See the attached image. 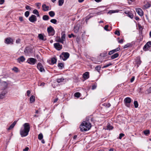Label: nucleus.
I'll use <instances>...</instances> for the list:
<instances>
[{
	"mask_svg": "<svg viewBox=\"0 0 151 151\" xmlns=\"http://www.w3.org/2000/svg\"><path fill=\"white\" fill-rule=\"evenodd\" d=\"M29 14V11H27L26 12L24 13V15L26 17H28Z\"/></svg>",
	"mask_w": 151,
	"mask_h": 151,
	"instance_id": "obj_43",
	"label": "nucleus"
},
{
	"mask_svg": "<svg viewBox=\"0 0 151 151\" xmlns=\"http://www.w3.org/2000/svg\"><path fill=\"white\" fill-rule=\"evenodd\" d=\"M20 40L19 39H18L17 40H16V42L17 43H20Z\"/></svg>",
	"mask_w": 151,
	"mask_h": 151,
	"instance_id": "obj_58",
	"label": "nucleus"
},
{
	"mask_svg": "<svg viewBox=\"0 0 151 151\" xmlns=\"http://www.w3.org/2000/svg\"><path fill=\"white\" fill-rule=\"evenodd\" d=\"M31 93V92L30 90H28L27 91V95L28 96H29L30 94Z\"/></svg>",
	"mask_w": 151,
	"mask_h": 151,
	"instance_id": "obj_52",
	"label": "nucleus"
},
{
	"mask_svg": "<svg viewBox=\"0 0 151 151\" xmlns=\"http://www.w3.org/2000/svg\"><path fill=\"white\" fill-rule=\"evenodd\" d=\"M23 126V127L21 129L20 131V134L22 137L27 136L28 134L30 129V126L28 123H24Z\"/></svg>",
	"mask_w": 151,
	"mask_h": 151,
	"instance_id": "obj_1",
	"label": "nucleus"
},
{
	"mask_svg": "<svg viewBox=\"0 0 151 151\" xmlns=\"http://www.w3.org/2000/svg\"><path fill=\"white\" fill-rule=\"evenodd\" d=\"M124 13L127 15V16L132 19L133 17V15L131 12H129L125 11Z\"/></svg>",
	"mask_w": 151,
	"mask_h": 151,
	"instance_id": "obj_16",
	"label": "nucleus"
},
{
	"mask_svg": "<svg viewBox=\"0 0 151 151\" xmlns=\"http://www.w3.org/2000/svg\"><path fill=\"white\" fill-rule=\"evenodd\" d=\"M79 27L78 25H76L74 27V31L76 33H77L78 32L79 29Z\"/></svg>",
	"mask_w": 151,
	"mask_h": 151,
	"instance_id": "obj_20",
	"label": "nucleus"
},
{
	"mask_svg": "<svg viewBox=\"0 0 151 151\" xmlns=\"http://www.w3.org/2000/svg\"><path fill=\"white\" fill-rule=\"evenodd\" d=\"M119 11V10H111L109 12V13H111V14L112 13H114L116 12H118Z\"/></svg>",
	"mask_w": 151,
	"mask_h": 151,
	"instance_id": "obj_41",
	"label": "nucleus"
},
{
	"mask_svg": "<svg viewBox=\"0 0 151 151\" xmlns=\"http://www.w3.org/2000/svg\"><path fill=\"white\" fill-rule=\"evenodd\" d=\"M38 37L41 40H44V37L42 35V34H39L38 35Z\"/></svg>",
	"mask_w": 151,
	"mask_h": 151,
	"instance_id": "obj_37",
	"label": "nucleus"
},
{
	"mask_svg": "<svg viewBox=\"0 0 151 151\" xmlns=\"http://www.w3.org/2000/svg\"><path fill=\"white\" fill-rule=\"evenodd\" d=\"M37 69L41 72H45V70L42 64L40 63H38L37 65Z\"/></svg>",
	"mask_w": 151,
	"mask_h": 151,
	"instance_id": "obj_8",
	"label": "nucleus"
},
{
	"mask_svg": "<svg viewBox=\"0 0 151 151\" xmlns=\"http://www.w3.org/2000/svg\"><path fill=\"white\" fill-rule=\"evenodd\" d=\"M49 14L51 17H53L55 15L54 12L53 11H51L49 12Z\"/></svg>",
	"mask_w": 151,
	"mask_h": 151,
	"instance_id": "obj_25",
	"label": "nucleus"
},
{
	"mask_svg": "<svg viewBox=\"0 0 151 151\" xmlns=\"http://www.w3.org/2000/svg\"><path fill=\"white\" fill-rule=\"evenodd\" d=\"M128 1V3L129 4H130L132 3V2H133L134 0H127Z\"/></svg>",
	"mask_w": 151,
	"mask_h": 151,
	"instance_id": "obj_55",
	"label": "nucleus"
},
{
	"mask_svg": "<svg viewBox=\"0 0 151 151\" xmlns=\"http://www.w3.org/2000/svg\"><path fill=\"white\" fill-rule=\"evenodd\" d=\"M135 79V77L134 76H133L132 78H131L130 80V82H132Z\"/></svg>",
	"mask_w": 151,
	"mask_h": 151,
	"instance_id": "obj_53",
	"label": "nucleus"
},
{
	"mask_svg": "<svg viewBox=\"0 0 151 151\" xmlns=\"http://www.w3.org/2000/svg\"><path fill=\"white\" fill-rule=\"evenodd\" d=\"M57 61V60L56 59L54 58H53L51 59V63L52 64H54Z\"/></svg>",
	"mask_w": 151,
	"mask_h": 151,
	"instance_id": "obj_30",
	"label": "nucleus"
},
{
	"mask_svg": "<svg viewBox=\"0 0 151 151\" xmlns=\"http://www.w3.org/2000/svg\"><path fill=\"white\" fill-rule=\"evenodd\" d=\"M131 102V99L129 97H127L124 100V102L125 105L127 107H129L130 103Z\"/></svg>",
	"mask_w": 151,
	"mask_h": 151,
	"instance_id": "obj_4",
	"label": "nucleus"
},
{
	"mask_svg": "<svg viewBox=\"0 0 151 151\" xmlns=\"http://www.w3.org/2000/svg\"><path fill=\"white\" fill-rule=\"evenodd\" d=\"M113 53V52L112 51V50H111V51H110V52H109V55H112Z\"/></svg>",
	"mask_w": 151,
	"mask_h": 151,
	"instance_id": "obj_62",
	"label": "nucleus"
},
{
	"mask_svg": "<svg viewBox=\"0 0 151 151\" xmlns=\"http://www.w3.org/2000/svg\"><path fill=\"white\" fill-rule=\"evenodd\" d=\"M136 11L137 14L140 16H142L143 15V12L140 8H138L136 9Z\"/></svg>",
	"mask_w": 151,
	"mask_h": 151,
	"instance_id": "obj_12",
	"label": "nucleus"
},
{
	"mask_svg": "<svg viewBox=\"0 0 151 151\" xmlns=\"http://www.w3.org/2000/svg\"><path fill=\"white\" fill-rule=\"evenodd\" d=\"M112 65V64L111 63H110L108 64H106L104 66H103V67H102V68H107L110 66H111Z\"/></svg>",
	"mask_w": 151,
	"mask_h": 151,
	"instance_id": "obj_40",
	"label": "nucleus"
},
{
	"mask_svg": "<svg viewBox=\"0 0 151 151\" xmlns=\"http://www.w3.org/2000/svg\"><path fill=\"white\" fill-rule=\"evenodd\" d=\"M114 33L115 35H117L118 36H119L120 35V33L119 31L118 30L115 31Z\"/></svg>",
	"mask_w": 151,
	"mask_h": 151,
	"instance_id": "obj_48",
	"label": "nucleus"
},
{
	"mask_svg": "<svg viewBox=\"0 0 151 151\" xmlns=\"http://www.w3.org/2000/svg\"><path fill=\"white\" fill-rule=\"evenodd\" d=\"M17 121H14L13 123L7 129V130H9L12 129L14 127L17 123Z\"/></svg>",
	"mask_w": 151,
	"mask_h": 151,
	"instance_id": "obj_18",
	"label": "nucleus"
},
{
	"mask_svg": "<svg viewBox=\"0 0 151 151\" xmlns=\"http://www.w3.org/2000/svg\"><path fill=\"white\" fill-rule=\"evenodd\" d=\"M70 55L67 52H63L60 55V58H62L63 60L65 61L69 57Z\"/></svg>",
	"mask_w": 151,
	"mask_h": 151,
	"instance_id": "obj_3",
	"label": "nucleus"
},
{
	"mask_svg": "<svg viewBox=\"0 0 151 151\" xmlns=\"http://www.w3.org/2000/svg\"><path fill=\"white\" fill-rule=\"evenodd\" d=\"M47 31L49 35H50L53 36L55 34V30L51 26L47 28Z\"/></svg>",
	"mask_w": 151,
	"mask_h": 151,
	"instance_id": "obj_5",
	"label": "nucleus"
},
{
	"mask_svg": "<svg viewBox=\"0 0 151 151\" xmlns=\"http://www.w3.org/2000/svg\"><path fill=\"white\" fill-rule=\"evenodd\" d=\"M106 127L107 128L106 129L109 130H112L113 128V127L112 126H111L110 124H108Z\"/></svg>",
	"mask_w": 151,
	"mask_h": 151,
	"instance_id": "obj_24",
	"label": "nucleus"
},
{
	"mask_svg": "<svg viewBox=\"0 0 151 151\" xmlns=\"http://www.w3.org/2000/svg\"><path fill=\"white\" fill-rule=\"evenodd\" d=\"M54 46L55 48L58 50H60L62 48V45L59 43H55L54 44Z\"/></svg>",
	"mask_w": 151,
	"mask_h": 151,
	"instance_id": "obj_10",
	"label": "nucleus"
},
{
	"mask_svg": "<svg viewBox=\"0 0 151 151\" xmlns=\"http://www.w3.org/2000/svg\"><path fill=\"white\" fill-rule=\"evenodd\" d=\"M109 26L108 25H106L104 27V29L107 31H110V29H108Z\"/></svg>",
	"mask_w": 151,
	"mask_h": 151,
	"instance_id": "obj_44",
	"label": "nucleus"
},
{
	"mask_svg": "<svg viewBox=\"0 0 151 151\" xmlns=\"http://www.w3.org/2000/svg\"><path fill=\"white\" fill-rule=\"evenodd\" d=\"M29 20L31 22H34L37 20V18L36 16L32 15L29 17Z\"/></svg>",
	"mask_w": 151,
	"mask_h": 151,
	"instance_id": "obj_9",
	"label": "nucleus"
},
{
	"mask_svg": "<svg viewBox=\"0 0 151 151\" xmlns=\"http://www.w3.org/2000/svg\"><path fill=\"white\" fill-rule=\"evenodd\" d=\"M134 107L135 108H137L138 106V104L137 101H134Z\"/></svg>",
	"mask_w": 151,
	"mask_h": 151,
	"instance_id": "obj_33",
	"label": "nucleus"
},
{
	"mask_svg": "<svg viewBox=\"0 0 151 151\" xmlns=\"http://www.w3.org/2000/svg\"><path fill=\"white\" fill-rule=\"evenodd\" d=\"M19 20L21 22H22L23 21V17H19Z\"/></svg>",
	"mask_w": 151,
	"mask_h": 151,
	"instance_id": "obj_59",
	"label": "nucleus"
},
{
	"mask_svg": "<svg viewBox=\"0 0 151 151\" xmlns=\"http://www.w3.org/2000/svg\"><path fill=\"white\" fill-rule=\"evenodd\" d=\"M29 149V147H27L25 149L23 150V151H27Z\"/></svg>",
	"mask_w": 151,
	"mask_h": 151,
	"instance_id": "obj_54",
	"label": "nucleus"
},
{
	"mask_svg": "<svg viewBox=\"0 0 151 151\" xmlns=\"http://www.w3.org/2000/svg\"><path fill=\"white\" fill-rule=\"evenodd\" d=\"M80 93L79 92H76L74 94V96L78 98L80 96Z\"/></svg>",
	"mask_w": 151,
	"mask_h": 151,
	"instance_id": "obj_34",
	"label": "nucleus"
},
{
	"mask_svg": "<svg viewBox=\"0 0 151 151\" xmlns=\"http://www.w3.org/2000/svg\"><path fill=\"white\" fill-rule=\"evenodd\" d=\"M62 36H61V39L62 40L64 41L65 40V35L64 33V32H62L61 33Z\"/></svg>",
	"mask_w": 151,
	"mask_h": 151,
	"instance_id": "obj_29",
	"label": "nucleus"
},
{
	"mask_svg": "<svg viewBox=\"0 0 151 151\" xmlns=\"http://www.w3.org/2000/svg\"><path fill=\"white\" fill-rule=\"evenodd\" d=\"M58 100V98H55V99L54 101L53 102L54 103L56 102Z\"/></svg>",
	"mask_w": 151,
	"mask_h": 151,
	"instance_id": "obj_61",
	"label": "nucleus"
},
{
	"mask_svg": "<svg viewBox=\"0 0 151 151\" xmlns=\"http://www.w3.org/2000/svg\"><path fill=\"white\" fill-rule=\"evenodd\" d=\"M123 39H121L118 41L119 43H122L123 42Z\"/></svg>",
	"mask_w": 151,
	"mask_h": 151,
	"instance_id": "obj_60",
	"label": "nucleus"
},
{
	"mask_svg": "<svg viewBox=\"0 0 151 151\" xmlns=\"http://www.w3.org/2000/svg\"><path fill=\"white\" fill-rule=\"evenodd\" d=\"M13 40L11 38H6L5 40V43L7 44H13Z\"/></svg>",
	"mask_w": 151,
	"mask_h": 151,
	"instance_id": "obj_13",
	"label": "nucleus"
},
{
	"mask_svg": "<svg viewBox=\"0 0 151 151\" xmlns=\"http://www.w3.org/2000/svg\"><path fill=\"white\" fill-rule=\"evenodd\" d=\"M119 55L118 53H116L113 55H112L111 56V58L112 59H114L117 57L119 56Z\"/></svg>",
	"mask_w": 151,
	"mask_h": 151,
	"instance_id": "obj_22",
	"label": "nucleus"
},
{
	"mask_svg": "<svg viewBox=\"0 0 151 151\" xmlns=\"http://www.w3.org/2000/svg\"><path fill=\"white\" fill-rule=\"evenodd\" d=\"M25 58L23 56H21L19 58L17 59L19 63H20V62H24L25 61Z\"/></svg>",
	"mask_w": 151,
	"mask_h": 151,
	"instance_id": "obj_17",
	"label": "nucleus"
},
{
	"mask_svg": "<svg viewBox=\"0 0 151 151\" xmlns=\"http://www.w3.org/2000/svg\"><path fill=\"white\" fill-rule=\"evenodd\" d=\"M107 54V53L106 52H105L103 53H101V56L102 57H104L106 56Z\"/></svg>",
	"mask_w": 151,
	"mask_h": 151,
	"instance_id": "obj_46",
	"label": "nucleus"
},
{
	"mask_svg": "<svg viewBox=\"0 0 151 151\" xmlns=\"http://www.w3.org/2000/svg\"><path fill=\"white\" fill-rule=\"evenodd\" d=\"M33 13L37 15V17H40V15L39 14L38 11L36 9H34L33 12Z\"/></svg>",
	"mask_w": 151,
	"mask_h": 151,
	"instance_id": "obj_23",
	"label": "nucleus"
},
{
	"mask_svg": "<svg viewBox=\"0 0 151 151\" xmlns=\"http://www.w3.org/2000/svg\"><path fill=\"white\" fill-rule=\"evenodd\" d=\"M43 138V135L42 133H40L38 135V139L40 140H41Z\"/></svg>",
	"mask_w": 151,
	"mask_h": 151,
	"instance_id": "obj_32",
	"label": "nucleus"
},
{
	"mask_svg": "<svg viewBox=\"0 0 151 151\" xmlns=\"http://www.w3.org/2000/svg\"><path fill=\"white\" fill-rule=\"evenodd\" d=\"M12 70L15 72H17L18 71V68L16 67H14L13 69Z\"/></svg>",
	"mask_w": 151,
	"mask_h": 151,
	"instance_id": "obj_45",
	"label": "nucleus"
},
{
	"mask_svg": "<svg viewBox=\"0 0 151 151\" xmlns=\"http://www.w3.org/2000/svg\"><path fill=\"white\" fill-rule=\"evenodd\" d=\"M83 76L85 80L88 79L89 78V73L88 72H85L83 74Z\"/></svg>",
	"mask_w": 151,
	"mask_h": 151,
	"instance_id": "obj_15",
	"label": "nucleus"
},
{
	"mask_svg": "<svg viewBox=\"0 0 151 151\" xmlns=\"http://www.w3.org/2000/svg\"><path fill=\"white\" fill-rule=\"evenodd\" d=\"M36 60L33 58H29L28 59L27 62L31 65H33L36 63Z\"/></svg>",
	"mask_w": 151,
	"mask_h": 151,
	"instance_id": "obj_6",
	"label": "nucleus"
},
{
	"mask_svg": "<svg viewBox=\"0 0 151 151\" xmlns=\"http://www.w3.org/2000/svg\"><path fill=\"white\" fill-rule=\"evenodd\" d=\"M143 132L145 134V135H147L150 134V131L149 130H147L144 131Z\"/></svg>",
	"mask_w": 151,
	"mask_h": 151,
	"instance_id": "obj_36",
	"label": "nucleus"
},
{
	"mask_svg": "<svg viewBox=\"0 0 151 151\" xmlns=\"http://www.w3.org/2000/svg\"><path fill=\"white\" fill-rule=\"evenodd\" d=\"M129 47V44H127L124 45V48H126Z\"/></svg>",
	"mask_w": 151,
	"mask_h": 151,
	"instance_id": "obj_57",
	"label": "nucleus"
},
{
	"mask_svg": "<svg viewBox=\"0 0 151 151\" xmlns=\"http://www.w3.org/2000/svg\"><path fill=\"white\" fill-rule=\"evenodd\" d=\"M151 41H150L147 42L143 47V50L144 51L148 50L149 48L151 47Z\"/></svg>",
	"mask_w": 151,
	"mask_h": 151,
	"instance_id": "obj_7",
	"label": "nucleus"
},
{
	"mask_svg": "<svg viewBox=\"0 0 151 151\" xmlns=\"http://www.w3.org/2000/svg\"><path fill=\"white\" fill-rule=\"evenodd\" d=\"M101 68V66H100L98 65V66H96L95 67V69L98 72H99Z\"/></svg>",
	"mask_w": 151,
	"mask_h": 151,
	"instance_id": "obj_35",
	"label": "nucleus"
},
{
	"mask_svg": "<svg viewBox=\"0 0 151 151\" xmlns=\"http://www.w3.org/2000/svg\"><path fill=\"white\" fill-rule=\"evenodd\" d=\"M64 2V0H59L58 5L60 6H62Z\"/></svg>",
	"mask_w": 151,
	"mask_h": 151,
	"instance_id": "obj_26",
	"label": "nucleus"
},
{
	"mask_svg": "<svg viewBox=\"0 0 151 151\" xmlns=\"http://www.w3.org/2000/svg\"><path fill=\"white\" fill-rule=\"evenodd\" d=\"M64 80V79L63 78H60L57 79V81L58 83H60L63 82Z\"/></svg>",
	"mask_w": 151,
	"mask_h": 151,
	"instance_id": "obj_31",
	"label": "nucleus"
},
{
	"mask_svg": "<svg viewBox=\"0 0 151 151\" xmlns=\"http://www.w3.org/2000/svg\"><path fill=\"white\" fill-rule=\"evenodd\" d=\"M25 8L27 10H31L32 8L29 6L27 5L25 6Z\"/></svg>",
	"mask_w": 151,
	"mask_h": 151,
	"instance_id": "obj_49",
	"label": "nucleus"
},
{
	"mask_svg": "<svg viewBox=\"0 0 151 151\" xmlns=\"http://www.w3.org/2000/svg\"><path fill=\"white\" fill-rule=\"evenodd\" d=\"M6 93V92L5 91H3L0 94V99H3Z\"/></svg>",
	"mask_w": 151,
	"mask_h": 151,
	"instance_id": "obj_19",
	"label": "nucleus"
},
{
	"mask_svg": "<svg viewBox=\"0 0 151 151\" xmlns=\"http://www.w3.org/2000/svg\"><path fill=\"white\" fill-rule=\"evenodd\" d=\"M124 134L123 133H121L119 134V138L120 139H121L122 137L124 136Z\"/></svg>",
	"mask_w": 151,
	"mask_h": 151,
	"instance_id": "obj_50",
	"label": "nucleus"
},
{
	"mask_svg": "<svg viewBox=\"0 0 151 151\" xmlns=\"http://www.w3.org/2000/svg\"><path fill=\"white\" fill-rule=\"evenodd\" d=\"M135 19L137 20H139V19L138 17H135Z\"/></svg>",
	"mask_w": 151,
	"mask_h": 151,
	"instance_id": "obj_64",
	"label": "nucleus"
},
{
	"mask_svg": "<svg viewBox=\"0 0 151 151\" xmlns=\"http://www.w3.org/2000/svg\"><path fill=\"white\" fill-rule=\"evenodd\" d=\"M42 10L44 11H47L48 10H51V8H50L48 6H47L45 4H43L42 5Z\"/></svg>",
	"mask_w": 151,
	"mask_h": 151,
	"instance_id": "obj_11",
	"label": "nucleus"
},
{
	"mask_svg": "<svg viewBox=\"0 0 151 151\" xmlns=\"http://www.w3.org/2000/svg\"><path fill=\"white\" fill-rule=\"evenodd\" d=\"M96 85H93L92 86V89L94 90L96 88Z\"/></svg>",
	"mask_w": 151,
	"mask_h": 151,
	"instance_id": "obj_51",
	"label": "nucleus"
},
{
	"mask_svg": "<svg viewBox=\"0 0 151 151\" xmlns=\"http://www.w3.org/2000/svg\"><path fill=\"white\" fill-rule=\"evenodd\" d=\"M57 41L60 42H61L62 43H63V41L62 40L61 38H60V37H59Z\"/></svg>",
	"mask_w": 151,
	"mask_h": 151,
	"instance_id": "obj_47",
	"label": "nucleus"
},
{
	"mask_svg": "<svg viewBox=\"0 0 151 151\" xmlns=\"http://www.w3.org/2000/svg\"><path fill=\"white\" fill-rule=\"evenodd\" d=\"M49 17L47 15H45L43 16L42 19L44 20H47L49 19Z\"/></svg>",
	"mask_w": 151,
	"mask_h": 151,
	"instance_id": "obj_27",
	"label": "nucleus"
},
{
	"mask_svg": "<svg viewBox=\"0 0 151 151\" xmlns=\"http://www.w3.org/2000/svg\"><path fill=\"white\" fill-rule=\"evenodd\" d=\"M91 127V124L86 122H83L80 126L81 131L82 132L88 130Z\"/></svg>",
	"mask_w": 151,
	"mask_h": 151,
	"instance_id": "obj_2",
	"label": "nucleus"
},
{
	"mask_svg": "<svg viewBox=\"0 0 151 151\" xmlns=\"http://www.w3.org/2000/svg\"><path fill=\"white\" fill-rule=\"evenodd\" d=\"M58 66L60 68H61V69L62 68L64 67V63H59L58 64Z\"/></svg>",
	"mask_w": 151,
	"mask_h": 151,
	"instance_id": "obj_28",
	"label": "nucleus"
},
{
	"mask_svg": "<svg viewBox=\"0 0 151 151\" xmlns=\"http://www.w3.org/2000/svg\"><path fill=\"white\" fill-rule=\"evenodd\" d=\"M30 101L31 103H32L35 101V97L34 96H31L30 98Z\"/></svg>",
	"mask_w": 151,
	"mask_h": 151,
	"instance_id": "obj_21",
	"label": "nucleus"
},
{
	"mask_svg": "<svg viewBox=\"0 0 151 151\" xmlns=\"http://www.w3.org/2000/svg\"><path fill=\"white\" fill-rule=\"evenodd\" d=\"M120 50V48L119 47H117V48L113 50H112V51L113 52V53H114L115 52H117Z\"/></svg>",
	"mask_w": 151,
	"mask_h": 151,
	"instance_id": "obj_39",
	"label": "nucleus"
},
{
	"mask_svg": "<svg viewBox=\"0 0 151 151\" xmlns=\"http://www.w3.org/2000/svg\"><path fill=\"white\" fill-rule=\"evenodd\" d=\"M41 4L40 3H35L36 6L39 9L40 8Z\"/></svg>",
	"mask_w": 151,
	"mask_h": 151,
	"instance_id": "obj_42",
	"label": "nucleus"
},
{
	"mask_svg": "<svg viewBox=\"0 0 151 151\" xmlns=\"http://www.w3.org/2000/svg\"><path fill=\"white\" fill-rule=\"evenodd\" d=\"M4 2V0H0V4H2Z\"/></svg>",
	"mask_w": 151,
	"mask_h": 151,
	"instance_id": "obj_56",
	"label": "nucleus"
},
{
	"mask_svg": "<svg viewBox=\"0 0 151 151\" xmlns=\"http://www.w3.org/2000/svg\"><path fill=\"white\" fill-rule=\"evenodd\" d=\"M95 1H96V2H99L101 1V0H95Z\"/></svg>",
	"mask_w": 151,
	"mask_h": 151,
	"instance_id": "obj_63",
	"label": "nucleus"
},
{
	"mask_svg": "<svg viewBox=\"0 0 151 151\" xmlns=\"http://www.w3.org/2000/svg\"><path fill=\"white\" fill-rule=\"evenodd\" d=\"M142 61L140 60V58L138 57L137 58V60L136 61V65L135 66H137V68H138L139 65L141 64Z\"/></svg>",
	"mask_w": 151,
	"mask_h": 151,
	"instance_id": "obj_14",
	"label": "nucleus"
},
{
	"mask_svg": "<svg viewBox=\"0 0 151 151\" xmlns=\"http://www.w3.org/2000/svg\"><path fill=\"white\" fill-rule=\"evenodd\" d=\"M50 22L54 24H56L57 22V20L55 19H52L50 20Z\"/></svg>",
	"mask_w": 151,
	"mask_h": 151,
	"instance_id": "obj_38",
	"label": "nucleus"
}]
</instances>
